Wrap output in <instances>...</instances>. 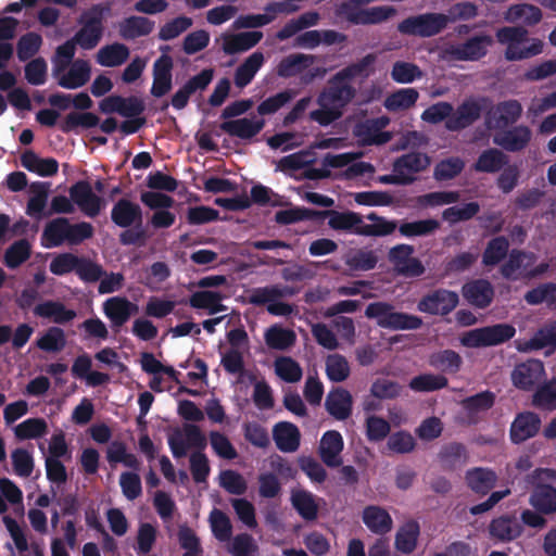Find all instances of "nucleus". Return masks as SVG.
Instances as JSON below:
<instances>
[{
	"label": "nucleus",
	"instance_id": "nucleus-58",
	"mask_svg": "<svg viewBox=\"0 0 556 556\" xmlns=\"http://www.w3.org/2000/svg\"><path fill=\"white\" fill-rule=\"evenodd\" d=\"M465 168V162L457 156L447 157L437 163L433 178L437 181H446L457 177Z\"/></svg>",
	"mask_w": 556,
	"mask_h": 556
},
{
	"label": "nucleus",
	"instance_id": "nucleus-13",
	"mask_svg": "<svg viewBox=\"0 0 556 556\" xmlns=\"http://www.w3.org/2000/svg\"><path fill=\"white\" fill-rule=\"evenodd\" d=\"M544 375L543 362L530 358L515 365L511 371V382L519 390L532 391L540 386Z\"/></svg>",
	"mask_w": 556,
	"mask_h": 556
},
{
	"label": "nucleus",
	"instance_id": "nucleus-42",
	"mask_svg": "<svg viewBox=\"0 0 556 556\" xmlns=\"http://www.w3.org/2000/svg\"><path fill=\"white\" fill-rule=\"evenodd\" d=\"M154 28V22L144 16H130L119 24V34L126 40L148 36Z\"/></svg>",
	"mask_w": 556,
	"mask_h": 556
},
{
	"label": "nucleus",
	"instance_id": "nucleus-4",
	"mask_svg": "<svg viewBox=\"0 0 556 556\" xmlns=\"http://www.w3.org/2000/svg\"><path fill=\"white\" fill-rule=\"evenodd\" d=\"M365 316L375 319L377 325L390 330H416L422 326V319L417 315L396 312L388 302L369 303L365 309Z\"/></svg>",
	"mask_w": 556,
	"mask_h": 556
},
{
	"label": "nucleus",
	"instance_id": "nucleus-18",
	"mask_svg": "<svg viewBox=\"0 0 556 556\" xmlns=\"http://www.w3.org/2000/svg\"><path fill=\"white\" fill-rule=\"evenodd\" d=\"M103 313L116 331L138 312V306L125 296H112L104 301Z\"/></svg>",
	"mask_w": 556,
	"mask_h": 556
},
{
	"label": "nucleus",
	"instance_id": "nucleus-61",
	"mask_svg": "<svg viewBox=\"0 0 556 556\" xmlns=\"http://www.w3.org/2000/svg\"><path fill=\"white\" fill-rule=\"evenodd\" d=\"M448 380L443 375L421 374L414 377L409 388L417 392H432L447 387Z\"/></svg>",
	"mask_w": 556,
	"mask_h": 556
},
{
	"label": "nucleus",
	"instance_id": "nucleus-16",
	"mask_svg": "<svg viewBox=\"0 0 556 556\" xmlns=\"http://www.w3.org/2000/svg\"><path fill=\"white\" fill-rule=\"evenodd\" d=\"M459 302L457 292L447 289H437L418 302L417 308L431 315H447Z\"/></svg>",
	"mask_w": 556,
	"mask_h": 556
},
{
	"label": "nucleus",
	"instance_id": "nucleus-40",
	"mask_svg": "<svg viewBox=\"0 0 556 556\" xmlns=\"http://www.w3.org/2000/svg\"><path fill=\"white\" fill-rule=\"evenodd\" d=\"M438 458L444 470H454L467 462L468 452L463 443L451 442L441 447Z\"/></svg>",
	"mask_w": 556,
	"mask_h": 556
},
{
	"label": "nucleus",
	"instance_id": "nucleus-43",
	"mask_svg": "<svg viewBox=\"0 0 556 556\" xmlns=\"http://www.w3.org/2000/svg\"><path fill=\"white\" fill-rule=\"evenodd\" d=\"M265 343L269 349L285 351L294 345L296 334L293 330L273 325L264 333Z\"/></svg>",
	"mask_w": 556,
	"mask_h": 556
},
{
	"label": "nucleus",
	"instance_id": "nucleus-51",
	"mask_svg": "<svg viewBox=\"0 0 556 556\" xmlns=\"http://www.w3.org/2000/svg\"><path fill=\"white\" fill-rule=\"evenodd\" d=\"M506 20L511 23L521 21L528 26H533L542 20V11L529 3L514 4L508 9Z\"/></svg>",
	"mask_w": 556,
	"mask_h": 556
},
{
	"label": "nucleus",
	"instance_id": "nucleus-15",
	"mask_svg": "<svg viewBox=\"0 0 556 556\" xmlns=\"http://www.w3.org/2000/svg\"><path fill=\"white\" fill-rule=\"evenodd\" d=\"M532 140V130L529 126L520 124L513 125L497 131L493 137V142L506 152H521Z\"/></svg>",
	"mask_w": 556,
	"mask_h": 556
},
{
	"label": "nucleus",
	"instance_id": "nucleus-48",
	"mask_svg": "<svg viewBox=\"0 0 556 556\" xmlns=\"http://www.w3.org/2000/svg\"><path fill=\"white\" fill-rule=\"evenodd\" d=\"M430 165V157L421 152H409L397 157L393 163L394 173H420Z\"/></svg>",
	"mask_w": 556,
	"mask_h": 556
},
{
	"label": "nucleus",
	"instance_id": "nucleus-32",
	"mask_svg": "<svg viewBox=\"0 0 556 556\" xmlns=\"http://www.w3.org/2000/svg\"><path fill=\"white\" fill-rule=\"evenodd\" d=\"M264 14H247L237 18L236 25L241 28H258L271 23L276 14L287 11L283 2H270L264 8Z\"/></svg>",
	"mask_w": 556,
	"mask_h": 556
},
{
	"label": "nucleus",
	"instance_id": "nucleus-46",
	"mask_svg": "<svg viewBox=\"0 0 556 556\" xmlns=\"http://www.w3.org/2000/svg\"><path fill=\"white\" fill-rule=\"evenodd\" d=\"M328 226L338 231H349L356 235V230L362 226L363 216L356 212H339L329 210Z\"/></svg>",
	"mask_w": 556,
	"mask_h": 556
},
{
	"label": "nucleus",
	"instance_id": "nucleus-63",
	"mask_svg": "<svg viewBox=\"0 0 556 556\" xmlns=\"http://www.w3.org/2000/svg\"><path fill=\"white\" fill-rule=\"evenodd\" d=\"M36 345L45 352H60L66 345L65 332L60 327H50L46 333L37 340Z\"/></svg>",
	"mask_w": 556,
	"mask_h": 556
},
{
	"label": "nucleus",
	"instance_id": "nucleus-56",
	"mask_svg": "<svg viewBox=\"0 0 556 556\" xmlns=\"http://www.w3.org/2000/svg\"><path fill=\"white\" fill-rule=\"evenodd\" d=\"M326 375L332 382L345 381L351 374V367L345 356L334 353L326 357Z\"/></svg>",
	"mask_w": 556,
	"mask_h": 556
},
{
	"label": "nucleus",
	"instance_id": "nucleus-34",
	"mask_svg": "<svg viewBox=\"0 0 556 556\" xmlns=\"http://www.w3.org/2000/svg\"><path fill=\"white\" fill-rule=\"evenodd\" d=\"M68 219L58 217L47 223L43 228L41 240L45 248L51 249L67 242Z\"/></svg>",
	"mask_w": 556,
	"mask_h": 556
},
{
	"label": "nucleus",
	"instance_id": "nucleus-31",
	"mask_svg": "<svg viewBox=\"0 0 556 556\" xmlns=\"http://www.w3.org/2000/svg\"><path fill=\"white\" fill-rule=\"evenodd\" d=\"M34 314L42 318H49L59 325L70 323L76 317L74 309H70L62 302L53 300H48L36 305Z\"/></svg>",
	"mask_w": 556,
	"mask_h": 556
},
{
	"label": "nucleus",
	"instance_id": "nucleus-28",
	"mask_svg": "<svg viewBox=\"0 0 556 556\" xmlns=\"http://www.w3.org/2000/svg\"><path fill=\"white\" fill-rule=\"evenodd\" d=\"M325 407L337 420H345L352 414V395L348 390L337 388L328 393Z\"/></svg>",
	"mask_w": 556,
	"mask_h": 556
},
{
	"label": "nucleus",
	"instance_id": "nucleus-20",
	"mask_svg": "<svg viewBox=\"0 0 556 556\" xmlns=\"http://www.w3.org/2000/svg\"><path fill=\"white\" fill-rule=\"evenodd\" d=\"M541 428V418L533 412L518 413L510 425L509 438L514 444H520L535 437Z\"/></svg>",
	"mask_w": 556,
	"mask_h": 556
},
{
	"label": "nucleus",
	"instance_id": "nucleus-9",
	"mask_svg": "<svg viewBox=\"0 0 556 556\" xmlns=\"http://www.w3.org/2000/svg\"><path fill=\"white\" fill-rule=\"evenodd\" d=\"M396 13L393 7L381 5L363 9L353 0L343 1L336 8V16L352 25H377Z\"/></svg>",
	"mask_w": 556,
	"mask_h": 556
},
{
	"label": "nucleus",
	"instance_id": "nucleus-54",
	"mask_svg": "<svg viewBox=\"0 0 556 556\" xmlns=\"http://www.w3.org/2000/svg\"><path fill=\"white\" fill-rule=\"evenodd\" d=\"M100 118L92 112H71L60 124V129L64 134H68L78 127L81 128H93L98 126Z\"/></svg>",
	"mask_w": 556,
	"mask_h": 556
},
{
	"label": "nucleus",
	"instance_id": "nucleus-3",
	"mask_svg": "<svg viewBox=\"0 0 556 556\" xmlns=\"http://www.w3.org/2000/svg\"><path fill=\"white\" fill-rule=\"evenodd\" d=\"M112 223L125 229L121 232L118 240L123 245H141L147 239L146 230L142 227L143 215L138 203L129 199H118L111 210Z\"/></svg>",
	"mask_w": 556,
	"mask_h": 556
},
{
	"label": "nucleus",
	"instance_id": "nucleus-7",
	"mask_svg": "<svg viewBox=\"0 0 556 556\" xmlns=\"http://www.w3.org/2000/svg\"><path fill=\"white\" fill-rule=\"evenodd\" d=\"M528 30L522 26H505L496 31L497 41L506 43L505 58L508 61H519L538 55L542 52L543 45L534 40L530 46L522 47L527 40Z\"/></svg>",
	"mask_w": 556,
	"mask_h": 556
},
{
	"label": "nucleus",
	"instance_id": "nucleus-62",
	"mask_svg": "<svg viewBox=\"0 0 556 556\" xmlns=\"http://www.w3.org/2000/svg\"><path fill=\"white\" fill-rule=\"evenodd\" d=\"M480 212L478 202H468L463 206H450L442 212L443 220L451 225L459 222H467L473 218Z\"/></svg>",
	"mask_w": 556,
	"mask_h": 556
},
{
	"label": "nucleus",
	"instance_id": "nucleus-17",
	"mask_svg": "<svg viewBox=\"0 0 556 556\" xmlns=\"http://www.w3.org/2000/svg\"><path fill=\"white\" fill-rule=\"evenodd\" d=\"M212 68H204L199 74L187 80L172 97L170 105L176 110L185 109L190 97L197 91H204L213 79Z\"/></svg>",
	"mask_w": 556,
	"mask_h": 556
},
{
	"label": "nucleus",
	"instance_id": "nucleus-47",
	"mask_svg": "<svg viewBox=\"0 0 556 556\" xmlns=\"http://www.w3.org/2000/svg\"><path fill=\"white\" fill-rule=\"evenodd\" d=\"M509 252V240L505 236L492 238L482 253V264L486 267H494L507 257Z\"/></svg>",
	"mask_w": 556,
	"mask_h": 556
},
{
	"label": "nucleus",
	"instance_id": "nucleus-33",
	"mask_svg": "<svg viewBox=\"0 0 556 556\" xmlns=\"http://www.w3.org/2000/svg\"><path fill=\"white\" fill-rule=\"evenodd\" d=\"M263 38V33L253 30L224 36L223 50L226 54H236L255 47Z\"/></svg>",
	"mask_w": 556,
	"mask_h": 556
},
{
	"label": "nucleus",
	"instance_id": "nucleus-60",
	"mask_svg": "<svg viewBox=\"0 0 556 556\" xmlns=\"http://www.w3.org/2000/svg\"><path fill=\"white\" fill-rule=\"evenodd\" d=\"M48 431V425L43 418H28L18 424L14 433L18 440L38 439Z\"/></svg>",
	"mask_w": 556,
	"mask_h": 556
},
{
	"label": "nucleus",
	"instance_id": "nucleus-25",
	"mask_svg": "<svg viewBox=\"0 0 556 556\" xmlns=\"http://www.w3.org/2000/svg\"><path fill=\"white\" fill-rule=\"evenodd\" d=\"M265 126V121L253 119L248 117L224 121L219 124V129L231 136L242 140H250L258 135Z\"/></svg>",
	"mask_w": 556,
	"mask_h": 556
},
{
	"label": "nucleus",
	"instance_id": "nucleus-39",
	"mask_svg": "<svg viewBox=\"0 0 556 556\" xmlns=\"http://www.w3.org/2000/svg\"><path fill=\"white\" fill-rule=\"evenodd\" d=\"M90 79V66L87 61L76 60L68 72L58 80L59 86L65 89H77L85 86Z\"/></svg>",
	"mask_w": 556,
	"mask_h": 556
},
{
	"label": "nucleus",
	"instance_id": "nucleus-64",
	"mask_svg": "<svg viewBox=\"0 0 556 556\" xmlns=\"http://www.w3.org/2000/svg\"><path fill=\"white\" fill-rule=\"evenodd\" d=\"M232 556H257L258 545L249 533H239L232 538L228 548Z\"/></svg>",
	"mask_w": 556,
	"mask_h": 556
},
{
	"label": "nucleus",
	"instance_id": "nucleus-23",
	"mask_svg": "<svg viewBox=\"0 0 556 556\" xmlns=\"http://www.w3.org/2000/svg\"><path fill=\"white\" fill-rule=\"evenodd\" d=\"M387 124V118L366 119L355 126L354 135L367 146L384 144L391 140V134L381 130Z\"/></svg>",
	"mask_w": 556,
	"mask_h": 556
},
{
	"label": "nucleus",
	"instance_id": "nucleus-52",
	"mask_svg": "<svg viewBox=\"0 0 556 556\" xmlns=\"http://www.w3.org/2000/svg\"><path fill=\"white\" fill-rule=\"evenodd\" d=\"M440 228V223L434 218L414 222H403L399 226V232L406 238L427 237L433 235Z\"/></svg>",
	"mask_w": 556,
	"mask_h": 556
},
{
	"label": "nucleus",
	"instance_id": "nucleus-59",
	"mask_svg": "<svg viewBox=\"0 0 556 556\" xmlns=\"http://www.w3.org/2000/svg\"><path fill=\"white\" fill-rule=\"evenodd\" d=\"M42 45V38L39 34L29 31L21 36L16 45V55L21 62L33 60Z\"/></svg>",
	"mask_w": 556,
	"mask_h": 556
},
{
	"label": "nucleus",
	"instance_id": "nucleus-19",
	"mask_svg": "<svg viewBox=\"0 0 556 556\" xmlns=\"http://www.w3.org/2000/svg\"><path fill=\"white\" fill-rule=\"evenodd\" d=\"M492 43L489 35H477L465 42L451 47L450 55L457 61H478L485 56L488 47Z\"/></svg>",
	"mask_w": 556,
	"mask_h": 556
},
{
	"label": "nucleus",
	"instance_id": "nucleus-53",
	"mask_svg": "<svg viewBox=\"0 0 556 556\" xmlns=\"http://www.w3.org/2000/svg\"><path fill=\"white\" fill-rule=\"evenodd\" d=\"M31 254V245L26 239L13 242L4 252L3 263L10 269H15L25 263Z\"/></svg>",
	"mask_w": 556,
	"mask_h": 556
},
{
	"label": "nucleus",
	"instance_id": "nucleus-12",
	"mask_svg": "<svg viewBox=\"0 0 556 556\" xmlns=\"http://www.w3.org/2000/svg\"><path fill=\"white\" fill-rule=\"evenodd\" d=\"M489 98H480L479 100L467 99L463 101L457 109L452 112L451 117L445 122V127L450 131H460L473 123H476L484 110L485 103H489Z\"/></svg>",
	"mask_w": 556,
	"mask_h": 556
},
{
	"label": "nucleus",
	"instance_id": "nucleus-6",
	"mask_svg": "<svg viewBox=\"0 0 556 556\" xmlns=\"http://www.w3.org/2000/svg\"><path fill=\"white\" fill-rule=\"evenodd\" d=\"M448 24L447 15L426 12L404 18L397 24L396 29L403 36L430 38L441 34Z\"/></svg>",
	"mask_w": 556,
	"mask_h": 556
},
{
	"label": "nucleus",
	"instance_id": "nucleus-44",
	"mask_svg": "<svg viewBox=\"0 0 556 556\" xmlns=\"http://www.w3.org/2000/svg\"><path fill=\"white\" fill-rule=\"evenodd\" d=\"M429 364L442 372L455 375L463 366V358L456 351L446 349L432 353Z\"/></svg>",
	"mask_w": 556,
	"mask_h": 556
},
{
	"label": "nucleus",
	"instance_id": "nucleus-35",
	"mask_svg": "<svg viewBox=\"0 0 556 556\" xmlns=\"http://www.w3.org/2000/svg\"><path fill=\"white\" fill-rule=\"evenodd\" d=\"M315 59L312 54H290L279 62L277 74L283 78L294 77L308 68L315 62Z\"/></svg>",
	"mask_w": 556,
	"mask_h": 556
},
{
	"label": "nucleus",
	"instance_id": "nucleus-45",
	"mask_svg": "<svg viewBox=\"0 0 556 556\" xmlns=\"http://www.w3.org/2000/svg\"><path fill=\"white\" fill-rule=\"evenodd\" d=\"M420 527L416 520L405 522L395 534V548L403 554H410L417 546Z\"/></svg>",
	"mask_w": 556,
	"mask_h": 556
},
{
	"label": "nucleus",
	"instance_id": "nucleus-30",
	"mask_svg": "<svg viewBox=\"0 0 556 556\" xmlns=\"http://www.w3.org/2000/svg\"><path fill=\"white\" fill-rule=\"evenodd\" d=\"M509 163V156L500 149L489 148L480 153L472 168L478 173L494 174Z\"/></svg>",
	"mask_w": 556,
	"mask_h": 556
},
{
	"label": "nucleus",
	"instance_id": "nucleus-11",
	"mask_svg": "<svg viewBox=\"0 0 556 556\" xmlns=\"http://www.w3.org/2000/svg\"><path fill=\"white\" fill-rule=\"evenodd\" d=\"M522 115V105L516 99L491 105L484 113V125L489 130H502L515 125Z\"/></svg>",
	"mask_w": 556,
	"mask_h": 556
},
{
	"label": "nucleus",
	"instance_id": "nucleus-5",
	"mask_svg": "<svg viewBox=\"0 0 556 556\" xmlns=\"http://www.w3.org/2000/svg\"><path fill=\"white\" fill-rule=\"evenodd\" d=\"M553 480H556V470L551 468H538L529 476V483L533 486L529 503L544 515L556 513V488L548 483Z\"/></svg>",
	"mask_w": 556,
	"mask_h": 556
},
{
	"label": "nucleus",
	"instance_id": "nucleus-49",
	"mask_svg": "<svg viewBox=\"0 0 556 556\" xmlns=\"http://www.w3.org/2000/svg\"><path fill=\"white\" fill-rule=\"evenodd\" d=\"M496 395L490 390L479 392L475 395L465 397L462 406L470 419H473L479 413L489 410L495 404Z\"/></svg>",
	"mask_w": 556,
	"mask_h": 556
},
{
	"label": "nucleus",
	"instance_id": "nucleus-22",
	"mask_svg": "<svg viewBox=\"0 0 556 556\" xmlns=\"http://www.w3.org/2000/svg\"><path fill=\"white\" fill-rule=\"evenodd\" d=\"M462 294L470 305L483 309L492 303L494 289L486 279H473L464 283Z\"/></svg>",
	"mask_w": 556,
	"mask_h": 556
},
{
	"label": "nucleus",
	"instance_id": "nucleus-21",
	"mask_svg": "<svg viewBox=\"0 0 556 556\" xmlns=\"http://www.w3.org/2000/svg\"><path fill=\"white\" fill-rule=\"evenodd\" d=\"M343 447L344 442L341 433L337 430H328L323 434L317 452L327 467L337 468L342 465L341 453Z\"/></svg>",
	"mask_w": 556,
	"mask_h": 556
},
{
	"label": "nucleus",
	"instance_id": "nucleus-50",
	"mask_svg": "<svg viewBox=\"0 0 556 556\" xmlns=\"http://www.w3.org/2000/svg\"><path fill=\"white\" fill-rule=\"evenodd\" d=\"M129 49L123 43H112L102 47L97 53V62L106 67L119 66L127 61Z\"/></svg>",
	"mask_w": 556,
	"mask_h": 556
},
{
	"label": "nucleus",
	"instance_id": "nucleus-24",
	"mask_svg": "<svg viewBox=\"0 0 556 556\" xmlns=\"http://www.w3.org/2000/svg\"><path fill=\"white\" fill-rule=\"evenodd\" d=\"M523 531L520 520L511 514L494 518L489 525V533L501 542H510L519 538Z\"/></svg>",
	"mask_w": 556,
	"mask_h": 556
},
{
	"label": "nucleus",
	"instance_id": "nucleus-8",
	"mask_svg": "<svg viewBox=\"0 0 556 556\" xmlns=\"http://www.w3.org/2000/svg\"><path fill=\"white\" fill-rule=\"evenodd\" d=\"M109 10V7L93 4L81 13L78 18L81 27L73 37L81 49L91 50L98 46L104 30V14Z\"/></svg>",
	"mask_w": 556,
	"mask_h": 556
},
{
	"label": "nucleus",
	"instance_id": "nucleus-10",
	"mask_svg": "<svg viewBox=\"0 0 556 556\" xmlns=\"http://www.w3.org/2000/svg\"><path fill=\"white\" fill-rule=\"evenodd\" d=\"M515 334L513 325L495 324L469 330L463 336L462 344L473 349L495 346L509 341Z\"/></svg>",
	"mask_w": 556,
	"mask_h": 556
},
{
	"label": "nucleus",
	"instance_id": "nucleus-57",
	"mask_svg": "<svg viewBox=\"0 0 556 556\" xmlns=\"http://www.w3.org/2000/svg\"><path fill=\"white\" fill-rule=\"evenodd\" d=\"M419 93L415 88L400 89L389 94L384 101V108L390 112L407 110L415 105Z\"/></svg>",
	"mask_w": 556,
	"mask_h": 556
},
{
	"label": "nucleus",
	"instance_id": "nucleus-38",
	"mask_svg": "<svg viewBox=\"0 0 556 556\" xmlns=\"http://www.w3.org/2000/svg\"><path fill=\"white\" fill-rule=\"evenodd\" d=\"M224 295L218 291H197L189 298V304L197 309H206L208 314L214 315L227 309L222 303Z\"/></svg>",
	"mask_w": 556,
	"mask_h": 556
},
{
	"label": "nucleus",
	"instance_id": "nucleus-26",
	"mask_svg": "<svg viewBox=\"0 0 556 556\" xmlns=\"http://www.w3.org/2000/svg\"><path fill=\"white\" fill-rule=\"evenodd\" d=\"M273 439L279 451L293 453L300 447L301 433L294 424L279 421L273 428Z\"/></svg>",
	"mask_w": 556,
	"mask_h": 556
},
{
	"label": "nucleus",
	"instance_id": "nucleus-36",
	"mask_svg": "<svg viewBox=\"0 0 556 556\" xmlns=\"http://www.w3.org/2000/svg\"><path fill=\"white\" fill-rule=\"evenodd\" d=\"M291 504L296 513L306 521L316 520L318 517V504L315 495L307 490H293Z\"/></svg>",
	"mask_w": 556,
	"mask_h": 556
},
{
	"label": "nucleus",
	"instance_id": "nucleus-27",
	"mask_svg": "<svg viewBox=\"0 0 556 556\" xmlns=\"http://www.w3.org/2000/svg\"><path fill=\"white\" fill-rule=\"evenodd\" d=\"M497 479L494 470L484 467H473L465 475L467 486L479 495H486L496 485Z\"/></svg>",
	"mask_w": 556,
	"mask_h": 556
},
{
	"label": "nucleus",
	"instance_id": "nucleus-37",
	"mask_svg": "<svg viewBox=\"0 0 556 556\" xmlns=\"http://www.w3.org/2000/svg\"><path fill=\"white\" fill-rule=\"evenodd\" d=\"M508 260L501 266L500 273L507 280H516V273L522 267L531 266L535 261V255L518 249L508 252Z\"/></svg>",
	"mask_w": 556,
	"mask_h": 556
},
{
	"label": "nucleus",
	"instance_id": "nucleus-2",
	"mask_svg": "<svg viewBox=\"0 0 556 556\" xmlns=\"http://www.w3.org/2000/svg\"><path fill=\"white\" fill-rule=\"evenodd\" d=\"M168 445L175 458H182L187 455L189 447L197 448L190 455V470L194 482H205L210 475L208 459L202 451L206 447L207 441L200 427L194 424H185L182 431L176 428L168 437Z\"/></svg>",
	"mask_w": 556,
	"mask_h": 556
},
{
	"label": "nucleus",
	"instance_id": "nucleus-41",
	"mask_svg": "<svg viewBox=\"0 0 556 556\" xmlns=\"http://www.w3.org/2000/svg\"><path fill=\"white\" fill-rule=\"evenodd\" d=\"M264 63V54L260 51L253 52L241 63L235 72V85L244 88L254 78L255 74Z\"/></svg>",
	"mask_w": 556,
	"mask_h": 556
},
{
	"label": "nucleus",
	"instance_id": "nucleus-1",
	"mask_svg": "<svg viewBox=\"0 0 556 556\" xmlns=\"http://www.w3.org/2000/svg\"><path fill=\"white\" fill-rule=\"evenodd\" d=\"M375 61L376 55L369 53L336 73L319 92L317 104L320 108L312 111L309 118L320 126H328L340 119L343 115V109L356 96V89L350 84V80L361 76L368 77V70Z\"/></svg>",
	"mask_w": 556,
	"mask_h": 556
},
{
	"label": "nucleus",
	"instance_id": "nucleus-55",
	"mask_svg": "<svg viewBox=\"0 0 556 556\" xmlns=\"http://www.w3.org/2000/svg\"><path fill=\"white\" fill-rule=\"evenodd\" d=\"M532 404L540 409H556V376L535 389Z\"/></svg>",
	"mask_w": 556,
	"mask_h": 556
},
{
	"label": "nucleus",
	"instance_id": "nucleus-29",
	"mask_svg": "<svg viewBox=\"0 0 556 556\" xmlns=\"http://www.w3.org/2000/svg\"><path fill=\"white\" fill-rule=\"evenodd\" d=\"M365 526L375 534L384 535L392 530L393 520L390 514L376 505L366 506L362 516Z\"/></svg>",
	"mask_w": 556,
	"mask_h": 556
},
{
	"label": "nucleus",
	"instance_id": "nucleus-14",
	"mask_svg": "<svg viewBox=\"0 0 556 556\" xmlns=\"http://www.w3.org/2000/svg\"><path fill=\"white\" fill-rule=\"evenodd\" d=\"M414 251V247L409 244H397L390 250L389 261L399 275L414 278L425 273L421 261L412 256Z\"/></svg>",
	"mask_w": 556,
	"mask_h": 556
}]
</instances>
